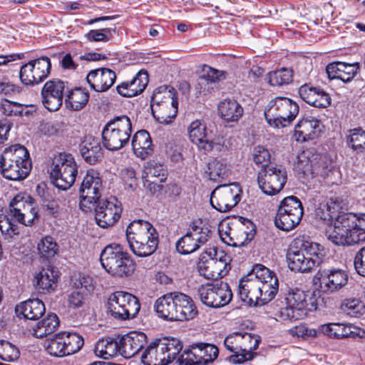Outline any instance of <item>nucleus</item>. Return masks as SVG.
I'll return each mask as SVG.
<instances>
[{
	"label": "nucleus",
	"instance_id": "58",
	"mask_svg": "<svg viewBox=\"0 0 365 365\" xmlns=\"http://www.w3.org/2000/svg\"><path fill=\"white\" fill-rule=\"evenodd\" d=\"M276 274L274 272L269 269L267 267L261 264H255L252 270L245 276L246 279H252V280L258 279L264 281L269 277H275Z\"/></svg>",
	"mask_w": 365,
	"mask_h": 365
},
{
	"label": "nucleus",
	"instance_id": "62",
	"mask_svg": "<svg viewBox=\"0 0 365 365\" xmlns=\"http://www.w3.org/2000/svg\"><path fill=\"white\" fill-rule=\"evenodd\" d=\"M319 247L320 245L317 243L306 242L302 244V247L301 248L309 260L312 259L314 261H318V266L323 261V255L320 252Z\"/></svg>",
	"mask_w": 365,
	"mask_h": 365
},
{
	"label": "nucleus",
	"instance_id": "50",
	"mask_svg": "<svg viewBox=\"0 0 365 365\" xmlns=\"http://www.w3.org/2000/svg\"><path fill=\"white\" fill-rule=\"evenodd\" d=\"M200 248V245L196 243L195 238L189 228L188 232L180 237L176 242V249L181 255L192 253Z\"/></svg>",
	"mask_w": 365,
	"mask_h": 365
},
{
	"label": "nucleus",
	"instance_id": "60",
	"mask_svg": "<svg viewBox=\"0 0 365 365\" xmlns=\"http://www.w3.org/2000/svg\"><path fill=\"white\" fill-rule=\"evenodd\" d=\"M112 31L115 32V29L111 28L93 29L86 34V38L88 41L107 42L112 38Z\"/></svg>",
	"mask_w": 365,
	"mask_h": 365
},
{
	"label": "nucleus",
	"instance_id": "49",
	"mask_svg": "<svg viewBox=\"0 0 365 365\" xmlns=\"http://www.w3.org/2000/svg\"><path fill=\"white\" fill-rule=\"evenodd\" d=\"M340 309L343 313L351 317H359L365 313V305L356 299L344 300Z\"/></svg>",
	"mask_w": 365,
	"mask_h": 365
},
{
	"label": "nucleus",
	"instance_id": "64",
	"mask_svg": "<svg viewBox=\"0 0 365 365\" xmlns=\"http://www.w3.org/2000/svg\"><path fill=\"white\" fill-rule=\"evenodd\" d=\"M23 104L3 98L0 109L3 114L7 116L19 115L22 114Z\"/></svg>",
	"mask_w": 365,
	"mask_h": 365
},
{
	"label": "nucleus",
	"instance_id": "17",
	"mask_svg": "<svg viewBox=\"0 0 365 365\" xmlns=\"http://www.w3.org/2000/svg\"><path fill=\"white\" fill-rule=\"evenodd\" d=\"M349 275L345 270L331 268L319 269L313 278L314 286L322 292L333 293L348 283Z\"/></svg>",
	"mask_w": 365,
	"mask_h": 365
},
{
	"label": "nucleus",
	"instance_id": "12",
	"mask_svg": "<svg viewBox=\"0 0 365 365\" xmlns=\"http://www.w3.org/2000/svg\"><path fill=\"white\" fill-rule=\"evenodd\" d=\"M197 294L204 304L212 308L228 304L233 296L230 285L222 281L201 285Z\"/></svg>",
	"mask_w": 365,
	"mask_h": 365
},
{
	"label": "nucleus",
	"instance_id": "24",
	"mask_svg": "<svg viewBox=\"0 0 365 365\" xmlns=\"http://www.w3.org/2000/svg\"><path fill=\"white\" fill-rule=\"evenodd\" d=\"M115 80V73L107 68L91 70L86 76L88 83L96 92L108 91L114 84Z\"/></svg>",
	"mask_w": 365,
	"mask_h": 365
},
{
	"label": "nucleus",
	"instance_id": "51",
	"mask_svg": "<svg viewBox=\"0 0 365 365\" xmlns=\"http://www.w3.org/2000/svg\"><path fill=\"white\" fill-rule=\"evenodd\" d=\"M320 329L323 334L336 339L347 338L351 334L349 327L339 323L323 324L321 326Z\"/></svg>",
	"mask_w": 365,
	"mask_h": 365
},
{
	"label": "nucleus",
	"instance_id": "15",
	"mask_svg": "<svg viewBox=\"0 0 365 365\" xmlns=\"http://www.w3.org/2000/svg\"><path fill=\"white\" fill-rule=\"evenodd\" d=\"M287 180V170L282 166H269L262 169L257 174V183L266 195L273 196L278 194Z\"/></svg>",
	"mask_w": 365,
	"mask_h": 365
},
{
	"label": "nucleus",
	"instance_id": "41",
	"mask_svg": "<svg viewBox=\"0 0 365 365\" xmlns=\"http://www.w3.org/2000/svg\"><path fill=\"white\" fill-rule=\"evenodd\" d=\"M148 239L142 241L143 245L138 249L133 247V242L128 243L133 253L137 257H145L153 255L157 250L159 244V235L156 230H151V233L148 235Z\"/></svg>",
	"mask_w": 365,
	"mask_h": 365
},
{
	"label": "nucleus",
	"instance_id": "32",
	"mask_svg": "<svg viewBox=\"0 0 365 365\" xmlns=\"http://www.w3.org/2000/svg\"><path fill=\"white\" fill-rule=\"evenodd\" d=\"M17 316L21 314L25 319L37 320L46 312L44 303L38 299H29L17 304L15 307Z\"/></svg>",
	"mask_w": 365,
	"mask_h": 365
},
{
	"label": "nucleus",
	"instance_id": "27",
	"mask_svg": "<svg viewBox=\"0 0 365 365\" xmlns=\"http://www.w3.org/2000/svg\"><path fill=\"white\" fill-rule=\"evenodd\" d=\"M288 265L291 270L299 272H309L314 267H318V261L308 257L304 253L302 249L291 246L287 253Z\"/></svg>",
	"mask_w": 365,
	"mask_h": 365
},
{
	"label": "nucleus",
	"instance_id": "37",
	"mask_svg": "<svg viewBox=\"0 0 365 365\" xmlns=\"http://www.w3.org/2000/svg\"><path fill=\"white\" fill-rule=\"evenodd\" d=\"M59 327V319L54 313L48 314L46 318L36 324L29 329L34 336L42 339L48 335L52 334Z\"/></svg>",
	"mask_w": 365,
	"mask_h": 365
},
{
	"label": "nucleus",
	"instance_id": "53",
	"mask_svg": "<svg viewBox=\"0 0 365 365\" xmlns=\"http://www.w3.org/2000/svg\"><path fill=\"white\" fill-rule=\"evenodd\" d=\"M208 171L210 179L215 181L227 178L230 173L227 164L222 160H214L209 163Z\"/></svg>",
	"mask_w": 365,
	"mask_h": 365
},
{
	"label": "nucleus",
	"instance_id": "46",
	"mask_svg": "<svg viewBox=\"0 0 365 365\" xmlns=\"http://www.w3.org/2000/svg\"><path fill=\"white\" fill-rule=\"evenodd\" d=\"M259 282L262 301L263 305H264L272 300L276 296L279 289V282L277 276H275L264 281L259 280Z\"/></svg>",
	"mask_w": 365,
	"mask_h": 365
},
{
	"label": "nucleus",
	"instance_id": "31",
	"mask_svg": "<svg viewBox=\"0 0 365 365\" xmlns=\"http://www.w3.org/2000/svg\"><path fill=\"white\" fill-rule=\"evenodd\" d=\"M154 309L158 317L170 322L177 321L175 292L159 297L154 304Z\"/></svg>",
	"mask_w": 365,
	"mask_h": 365
},
{
	"label": "nucleus",
	"instance_id": "35",
	"mask_svg": "<svg viewBox=\"0 0 365 365\" xmlns=\"http://www.w3.org/2000/svg\"><path fill=\"white\" fill-rule=\"evenodd\" d=\"M240 342L239 337L235 336H228L224 341L225 347L232 352L233 354L229 357V361L234 364H242L247 361H250L254 358L255 353L251 351H247L246 348H242L241 346H238L237 344Z\"/></svg>",
	"mask_w": 365,
	"mask_h": 365
},
{
	"label": "nucleus",
	"instance_id": "34",
	"mask_svg": "<svg viewBox=\"0 0 365 365\" xmlns=\"http://www.w3.org/2000/svg\"><path fill=\"white\" fill-rule=\"evenodd\" d=\"M132 148L136 157L143 160L153 152V145L150 133L145 130L137 131L132 138Z\"/></svg>",
	"mask_w": 365,
	"mask_h": 365
},
{
	"label": "nucleus",
	"instance_id": "42",
	"mask_svg": "<svg viewBox=\"0 0 365 365\" xmlns=\"http://www.w3.org/2000/svg\"><path fill=\"white\" fill-rule=\"evenodd\" d=\"M67 92L65 103L73 110L78 111L83 109L88 102L89 93L81 88H76Z\"/></svg>",
	"mask_w": 365,
	"mask_h": 365
},
{
	"label": "nucleus",
	"instance_id": "36",
	"mask_svg": "<svg viewBox=\"0 0 365 365\" xmlns=\"http://www.w3.org/2000/svg\"><path fill=\"white\" fill-rule=\"evenodd\" d=\"M0 160L6 163H17L25 168H31V160L28 150L20 144L12 145L5 148Z\"/></svg>",
	"mask_w": 365,
	"mask_h": 365
},
{
	"label": "nucleus",
	"instance_id": "52",
	"mask_svg": "<svg viewBox=\"0 0 365 365\" xmlns=\"http://www.w3.org/2000/svg\"><path fill=\"white\" fill-rule=\"evenodd\" d=\"M202 224V221H195L190 225L191 234L200 246L205 245L212 235L210 228L206 225L201 226Z\"/></svg>",
	"mask_w": 365,
	"mask_h": 365
},
{
	"label": "nucleus",
	"instance_id": "43",
	"mask_svg": "<svg viewBox=\"0 0 365 365\" xmlns=\"http://www.w3.org/2000/svg\"><path fill=\"white\" fill-rule=\"evenodd\" d=\"M227 73L225 71L217 70L207 64H203L201 66V70L199 73V82L198 86H200V92L205 93V88H202V85L206 82L217 83L223 81L226 78Z\"/></svg>",
	"mask_w": 365,
	"mask_h": 365
},
{
	"label": "nucleus",
	"instance_id": "26",
	"mask_svg": "<svg viewBox=\"0 0 365 365\" xmlns=\"http://www.w3.org/2000/svg\"><path fill=\"white\" fill-rule=\"evenodd\" d=\"M151 230H156L148 221L143 220H134L126 228V238L128 242H133L132 246L138 250L142 245V241L145 240L151 233Z\"/></svg>",
	"mask_w": 365,
	"mask_h": 365
},
{
	"label": "nucleus",
	"instance_id": "11",
	"mask_svg": "<svg viewBox=\"0 0 365 365\" xmlns=\"http://www.w3.org/2000/svg\"><path fill=\"white\" fill-rule=\"evenodd\" d=\"M304 214L302 204L294 195L284 197L279 203L274 219L276 227L284 231H290L300 222Z\"/></svg>",
	"mask_w": 365,
	"mask_h": 365
},
{
	"label": "nucleus",
	"instance_id": "56",
	"mask_svg": "<svg viewBox=\"0 0 365 365\" xmlns=\"http://www.w3.org/2000/svg\"><path fill=\"white\" fill-rule=\"evenodd\" d=\"M348 144L358 153L365 151V130L361 128L351 130Z\"/></svg>",
	"mask_w": 365,
	"mask_h": 365
},
{
	"label": "nucleus",
	"instance_id": "61",
	"mask_svg": "<svg viewBox=\"0 0 365 365\" xmlns=\"http://www.w3.org/2000/svg\"><path fill=\"white\" fill-rule=\"evenodd\" d=\"M148 73L145 70L138 71L135 77L130 81V84L133 91H137V96L140 94L148 83Z\"/></svg>",
	"mask_w": 365,
	"mask_h": 365
},
{
	"label": "nucleus",
	"instance_id": "23",
	"mask_svg": "<svg viewBox=\"0 0 365 365\" xmlns=\"http://www.w3.org/2000/svg\"><path fill=\"white\" fill-rule=\"evenodd\" d=\"M259 280L243 277L239 283L238 294L240 299L250 306H263Z\"/></svg>",
	"mask_w": 365,
	"mask_h": 365
},
{
	"label": "nucleus",
	"instance_id": "13",
	"mask_svg": "<svg viewBox=\"0 0 365 365\" xmlns=\"http://www.w3.org/2000/svg\"><path fill=\"white\" fill-rule=\"evenodd\" d=\"M217 347L213 344L195 342L189 346L178 358L180 365H208L217 359Z\"/></svg>",
	"mask_w": 365,
	"mask_h": 365
},
{
	"label": "nucleus",
	"instance_id": "44",
	"mask_svg": "<svg viewBox=\"0 0 365 365\" xmlns=\"http://www.w3.org/2000/svg\"><path fill=\"white\" fill-rule=\"evenodd\" d=\"M32 198L29 195H16L9 203L10 215L17 221L24 212L28 209H31V206L34 204Z\"/></svg>",
	"mask_w": 365,
	"mask_h": 365
},
{
	"label": "nucleus",
	"instance_id": "45",
	"mask_svg": "<svg viewBox=\"0 0 365 365\" xmlns=\"http://www.w3.org/2000/svg\"><path fill=\"white\" fill-rule=\"evenodd\" d=\"M58 245L51 236H46L38 242L37 249L41 258L43 260H51L58 252Z\"/></svg>",
	"mask_w": 365,
	"mask_h": 365
},
{
	"label": "nucleus",
	"instance_id": "55",
	"mask_svg": "<svg viewBox=\"0 0 365 365\" xmlns=\"http://www.w3.org/2000/svg\"><path fill=\"white\" fill-rule=\"evenodd\" d=\"M45 346L51 356L57 357L66 356L61 333L56 334L54 338L46 342Z\"/></svg>",
	"mask_w": 365,
	"mask_h": 365
},
{
	"label": "nucleus",
	"instance_id": "39",
	"mask_svg": "<svg viewBox=\"0 0 365 365\" xmlns=\"http://www.w3.org/2000/svg\"><path fill=\"white\" fill-rule=\"evenodd\" d=\"M88 279V277H83L74 282L76 290L71 292L67 299L68 306L70 309L80 308L84 304L86 292L88 291V287H91Z\"/></svg>",
	"mask_w": 365,
	"mask_h": 365
},
{
	"label": "nucleus",
	"instance_id": "25",
	"mask_svg": "<svg viewBox=\"0 0 365 365\" xmlns=\"http://www.w3.org/2000/svg\"><path fill=\"white\" fill-rule=\"evenodd\" d=\"M323 127L321 120L313 117L302 118L295 125L294 138L298 142L313 140L319 137Z\"/></svg>",
	"mask_w": 365,
	"mask_h": 365
},
{
	"label": "nucleus",
	"instance_id": "40",
	"mask_svg": "<svg viewBox=\"0 0 365 365\" xmlns=\"http://www.w3.org/2000/svg\"><path fill=\"white\" fill-rule=\"evenodd\" d=\"M22 164L17 163H4L0 160V170L3 176L11 180L25 179L30 173L31 169L25 168Z\"/></svg>",
	"mask_w": 365,
	"mask_h": 365
},
{
	"label": "nucleus",
	"instance_id": "8",
	"mask_svg": "<svg viewBox=\"0 0 365 365\" xmlns=\"http://www.w3.org/2000/svg\"><path fill=\"white\" fill-rule=\"evenodd\" d=\"M78 173L76 163L71 154L61 153L52 159L50 177L54 185L62 190L70 188Z\"/></svg>",
	"mask_w": 365,
	"mask_h": 365
},
{
	"label": "nucleus",
	"instance_id": "18",
	"mask_svg": "<svg viewBox=\"0 0 365 365\" xmlns=\"http://www.w3.org/2000/svg\"><path fill=\"white\" fill-rule=\"evenodd\" d=\"M122 212V203L115 197L101 200L95 207L96 223L102 228L113 227L120 220Z\"/></svg>",
	"mask_w": 365,
	"mask_h": 365
},
{
	"label": "nucleus",
	"instance_id": "6",
	"mask_svg": "<svg viewBox=\"0 0 365 365\" xmlns=\"http://www.w3.org/2000/svg\"><path fill=\"white\" fill-rule=\"evenodd\" d=\"M132 128V122L128 116H115L107 122L102 130L103 146L112 151L123 148L129 143Z\"/></svg>",
	"mask_w": 365,
	"mask_h": 365
},
{
	"label": "nucleus",
	"instance_id": "3",
	"mask_svg": "<svg viewBox=\"0 0 365 365\" xmlns=\"http://www.w3.org/2000/svg\"><path fill=\"white\" fill-rule=\"evenodd\" d=\"M100 260L102 267L113 277H128L135 269L131 256L118 244L106 246L101 252Z\"/></svg>",
	"mask_w": 365,
	"mask_h": 365
},
{
	"label": "nucleus",
	"instance_id": "38",
	"mask_svg": "<svg viewBox=\"0 0 365 365\" xmlns=\"http://www.w3.org/2000/svg\"><path fill=\"white\" fill-rule=\"evenodd\" d=\"M218 111L225 121L237 122L242 116L244 109L236 100L227 98L220 103Z\"/></svg>",
	"mask_w": 365,
	"mask_h": 365
},
{
	"label": "nucleus",
	"instance_id": "1",
	"mask_svg": "<svg viewBox=\"0 0 365 365\" xmlns=\"http://www.w3.org/2000/svg\"><path fill=\"white\" fill-rule=\"evenodd\" d=\"M328 239L336 245L351 246L365 242V213L359 216L342 212L334 221L333 227L327 231Z\"/></svg>",
	"mask_w": 365,
	"mask_h": 365
},
{
	"label": "nucleus",
	"instance_id": "28",
	"mask_svg": "<svg viewBox=\"0 0 365 365\" xmlns=\"http://www.w3.org/2000/svg\"><path fill=\"white\" fill-rule=\"evenodd\" d=\"M359 69V63H347L341 61L329 63L326 71L330 79H339L343 82L351 81Z\"/></svg>",
	"mask_w": 365,
	"mask_h": 365
},
{
	"label": "nucleus",
	"instance_id": "59",
	"mask_svg": "<svg viewBox=\"0 0 365 365\" xmlns=\"http://www.w3.org/2000/svg\"><path fill=\"white\" fill-rule=\"evenodd\" d=\"M252 159L255 163L262 166V169L269 167L270 154L267 149L262 145H257L253 149Z\"/></svg>",
	"mask_w": 365,
	"mask_h": 365
},
{
	"label": "nucleus",
	"instance_id": "4",
	"mask_svg": "<svg viewBox=\"0 0 365 365\" xmlns=\"http://www.w3.org/2000/svg\"><path fill=\"white\" fill-rule=\"evenodd\" d=\"M182 342L177 339H156L149 344L141 356L144 365H168L173 361L181 350Z\"/></svg>",
	"mask_w": 365,
	"mask_h": 365
},
{
	"label": "nucleus",
	"instance_id": "29",
	"mask_svg": "<svg viewBox=\"0 0 365 365\" xmlns=\"http://www.w3.org/2000/svg\"><path fill=\"white\" fill-rule=\"evenodd\" d=\"M58 272L54 267L48 266L43 268L34 277V285L41 294L49 293L54 291L57 287Z\"/></svg>",
	"mask_w": 365,
	"mask_h": 365
},
{
	"label": "nucleus",
	"instance_id": "57",
	"mask_svg": "<svg viewBox=\"0 0 365 365\" xmlns=\"http://www.w3.org/2000/svg\"><path fill=\"white\" fill-rule=\"evenodd\" d=\"M120 178L124 185L125 189L128 192L136 190L138 187V180L136 177V173L132 168H125L120 171Z\"/></svg>",
	"mask_w": 365,
	"mask_h": 365
},
{
	"label": "nucleus",
	"instance_id": "48",
	"mask_svg": "<svg viewBox=\"0 0 365 365\" xmlns=\"http://www.w3.org/2000/svg\"><path fill=\"white\" fill-rule=\"evenodd\" d=\"M293 80V71L282 68L269 73V83L272 86H282L290 83Z\"/></svg>",
	"mask_w": 365,
	"mask_h": 365
},
{
	"label": "nucleus",
	"instance_id": "16",
	"mask_svg": "<svg viewBox=\"0 0 365 365\" xmlns=\"http://www.w3.org/2000/svg\"><path fill=\"white\" fill-rule=\"evenodd\" d=\"M51 60L41 56L22 65L19 71L21 82L26 86H34L43 82L50 74Z\"/></svg>",
	"mask_w": 365,
	"mask_h": 365
},
{
	"label": "nucleus",
	"instance_id": "20",
	"mask_svg": "<svg viewBox=\"0 0 365 365\" xmlns=\"http://www.w3.org/2000/svg\"><path fill=\"white\" fill-rule=\"evenodd\" d=\"M240 189L237 185H223L214 190L210 195V204L221 212H226L235 207L241 200Z\"/></svg>",
	"mask_w": 365,
	"mask_h": 365
},
{
	"label": "nucleus",
	"instance_id": "47",
	"mask_svg": "<svg viewBox=\"0 0 365 365\" xmlns=\"http://www.w3.org/2000/svg\"><path fill=\"white\" fill-rule=\"evenodd\" d=\"M61 334L66 356L76 353L84 344L83 338L76 333L61 332Z\"/></svg>",
	"mask_w": 365,
	"mask_h": 365
},
{
	"label": "nucleus",
	"instance_id": "9",
	"mask_svg": "<svg viewBox=\"0 0 365 365\" xmlns=\"http://www.w3.org/2000/svg\"><path fill=\"white\" fill-rule=\"evenodd\" d=\"M107 312L113 319L125 321L135 318L140 309L139 299L133 294L117 291L108 298Z\"/></svg>",
	"mask_w": 365,
	"mask_h": 365
},
{
	"label": "nucleus",
	"instance_id": "30",
	"mask_svg": "<svg viewBox=\"0 0 365 365\" xmlns=\"http://www.w3.org/2000/svg\"><path fill=\"white\" fill-rule=\"evenodd\" d=\"M80 152L83 160L90 165L101 161L103 151L98 139L93 136H86L80 144Z\"/></svg>",
	"mask_w": 365,
	"mask_h": 365
},
{
	"label": "nucleus",
	"instance_id": "54",
	"mask_svg": "<svg viewBox=\"0 0 365 365\" xmlns=\"http://www.w3.org/2000/svg\"><path fill=\"white\" fill-rule=\"evenodd\" d=\"M0 230L6 240H10L19 235V227L7 215H0Z\"/></svg>",
	"mask_w": 365,
	"mask_h": 365
},
{
	"label": "nucleus",
	"instance_id": "10",
	"mask_svg": "<svg viewBox=\"0 0 365 365\" xmlns=\"http://www.w3.org/2000/svg\"><path fill=\"white\" fill-rule=\"evenodd\" d=\"M230 258L224 252L218 254L215 249L202 252L197 263V269L200 275L208 279H217L226 276L231 269Z\"/></svg>",
	"mask_w": 365,
	"mask_h": 365
},
{
	"label": "nucleus",
	"instance_id": "7",
	"mask_svg": "<svg viewBox=\"0 0 365 365\" xmlns=\"http://www.w3.org/2000/svg\"><path fill=\"white\" fill-rule=\"evenodd\" d=\"M298 104L287 97L277 96L270 100L264 115L267 123L274 128L289 125L299 113Z\"/></svg>",
	"mask_w": 365,
	"mask_h": 365
},
{
	"label": "nucleus",
	"instance_id": "33",
	"mask_svg": "<svg viewBox=\"0 0 365 365\" xmlns=\"http://www.w3.org/2000/svg\"><path fill=\"white\" fill-rule=\"evenodd\" d=\"M175 303L178 314L177 321L190 320L198 314L192 299L185 294L175 292Z\"/></svg>",
	"mask_w": 365,
	"mask_h": 365
},
{
	"label": "nucleus",
	"instance_id": "21",
	"mask_svg": "<svg viewBox=\"0 0 365 365\" xmlns=\"http://www.w3.org/2000/svg\"><path fill=\"white\" fill-rule=\"evenodd\" d=\"M190 140L196 144L199 149L205 152H210L216 145L212 140V132L208 131L203 120H195L192 121L187 128Z\"/></svg>",
	"mask_w": 365,
	"mask_h": 365
},
{
	"label": "nucleus",
	"instance_id": "22",
	"mask_svg": "<svg viewBox=\"0 0 365 365\" xmlns=\"http://www.w3.org/2000/svg\"><path fill=\"white\" fill-rule=\"evenodd\" d=\"M148 342L146 334L142 331H133L120 338V354L130 359L141 351Z\"/></svg>",
	"mask_w": 365,
	"mask_h": 365
},
{
	"label": "nucleus",
	"instance_id": "14",
	"mask_svg": "<svg viewBox=\"0 0 365 365\" xmlns=\"http://www.w3.org/2000/svg\"><path fill=\"white\" fill-rule=\"evenodd\" d=\"M102 188V180L99 173L95 170H88L84 177L79 189L80 192V208L88 212L93 207L98 204L101 197V190Z\"/></svg>",
	"mask_w": 365,
	"mask_h": 365
},
{
	"label": "nucleus",
	"instance_id": "5",
	"mask_svg": "<svg viewBox=\"0 0 365 365\" xmlns=\"http://www.w3.org/2000/svg\"><path fill=\"white\" fill-rule=\"evenodd\" d=\"M150 107L154 118L161 124H169L178 114V101L173 88L160 86L151 98Z\"/></svg>",
	"mask_w": 365,
	"mask_h": 365
},
{
	"label": "nucleus",
	"instance_id": "63",
	"mask_svg": "<svg viewBox=\"0 0 365 365\" xmlns=\"http://www.w3.org/2000/svg\"><path fill=\"white\" fill-rule=\"evenodd\" d=\"M20 216L17 222L27 227L34 225L38 222L39 220L38 210L34 203L31 206V209H28L26 212H24L22 215H20Z\"/></svg>",
	"mask_w": 365,
	"mask_h": 365
},
{
	"label": "nucleus",
	"instance_id": "2",
	"mask_svg": "<svg viewBox=\"0 0 365 365\" xmlns=\"http://www.w3.org/2000/svg\"><path fill=\"white\" fill-rule=\"evenodd\" d=\"M287 306L282 307L277 316L284 322H295L306 317L308 311L317 309V299L314 292H304L295 288L290 289L286 295Z\"/></svg>",
	"mask_w": 365,
	"mask_h": 365
},
{
	"label": "nucleus",
	"instance_id": "19",
	"mask_svg": "<svg viewBox=\"0 0 365 365\" xmlns=\"http://www.w3.org/2000/svg\"><path fill=\"white\" fill-rule=\"evenodd\" d=\"M68 91V82L57 78L47 81L41 89V101L49 111L60 109L63 105V96Z\"/></svg>",
	"mask_w": 365,
	"mask_h": 365
}]
</instances>
